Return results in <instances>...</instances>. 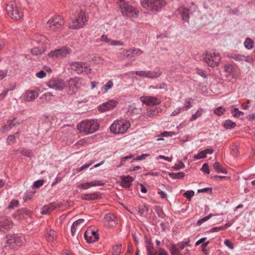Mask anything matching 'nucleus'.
I'll return each mask as SVG.
<instances>
[{
	"label": "nucleus",
	"instance_id": "f257e3e1",
	"mask_svg": "<svg viewBox=\"0 0 255 255\" xmlns=\"http://www.w3.org/2000/svg\"><path fill=\"white\" fill-rule=\"evenodd\" d=\"M140 4L143 8L155 13L160 11L166 2L165 0H140Z\"/></svg>",
	"mask_w": 255,
	"mask_h": 255
},
{
	"label": "nucleus",
	"instance_id": "f03ea898",
	"mask_svg": "<svg viewBox=\"0 0 255 255\" xmlns=\"http://www.w3.org/2000/svg\"><path fill=\"white\" fill-rule=\"evenodd\" d=\"M5 10L8 15L14 20H19L23 16L20 5L14 1H11L6 4Z\"/></svg>",
	"mask_w": 255,
	"mask_h": 255
},
{
	"label": "nucleus",
	"instance_id": "7ed1b4c3",
	"mask_svg": "<svg viewBox=\"0 0 255 255\" xmlns=\"http://www.w3.org/2000/svg\"><path fill=\"white\" fill-rule=\"evenodd\" d=\"M77 128L85 134L94 132L99 128V125L94 121H85L81 122L78 126Z\"/></svg>",
	"mask_w": 255,
	"mask_h": 255
},
{
	"label": "nucleus",
	"instance_id": "20e7f679",
	"mask_svg": "<svg viewBox=\"0 0 255 255\" xmlns=\"http://www.w3.org/2000/svg\"><path fill=\"white\" fill-rule=\"evenodd\" d=\"M5 245L4 247L7 249H11L16 246L22 245L25 241L24 237L23 235H13L6 237Z\"/></svg>",
	"mask_w": 255,
	"mask_h": 255
},
{
	"label": "nucleus",
	"instance_id": "39448f33",
	"mask_svg": "<svg viewBox=\"0 0 255 255\" xmlns=\"http://www.w3.org/2000/svg\"><path fill=\"white\" fill-rule=\"evenodd\" d=\"M204 61L209 66L215 67L220 62L221 57L219 53L206 52L203 55Z\"/></svg>",
	"mask_w": 255,
	"mask_h": 255
},
{
	"label": "nucleus",
	"instance_id": "423d86ee",
	"mask_svg": "<svg viewBox=\"0 0 255 255\" xmlns=\"http://www.w3.org/2000/svg\"><path fill=\"white\" fill-rule=\"evenodd\" d=\"M130 124L128 122L115 121L110 127L111 131L116 134L123 133L130 127Z\"/></svg>",
	"mask_w": 255,
	"mask_h": 255
},
{
	"label": "nucleus",
	"instance_id": "0eeeda50",
	"mask_svg": "<svg viewBox=\"0 0 255 255\" xmlns=\"http://www.w3.org/2000/svg\"><path fill=\"white\" fill-rule=\"evenodd\" d=\"M64 24V20L60 15H55L51 18L46 23V27L49 30L56 31Z\"/></svg>",
	"mask_w": 255,
	"mask_h": 255
},
{
	"label": "nucleus",
	"instance_id": "6e6552de",
	"mask_svg": "<svg viewBox=\"0 0 255 255\" xmlns=\"http://www.w3.org/2000/svg\"><path fill=\"white\" fill-rule=\"evenodd\" d=\"M72 24L70 25V27L72 29H79L84 25L87 19L85 13L80 11L72 18Z\"/></svg>",
	"mask_w": 255,
	"mask_h": 255
},
{
	"label": "nucleus",
	"instance_id": "1a4fd4ad",
	"mask_svg": "<svg viewBox=\"0 0 255 255\" xmlns=\"http://www.w3.org/2000/svg\"><path fill=\"white\" fill-rule=\"evenodd\" d=\"M120 10L124 15L134 17L137 15L138 11L128 2H123L120 4Z\"/></svg>",
	"mask_w": 255,
	"mask_h": 255
},
{
	"label": "nucleus",
	"instance_id": "9d476101",
	"mask_svg": "<svg viewBox=\"0 0 255 255\" xmlns=\"http://www.w3.org/2000/svg\"><path fill=\"white\" fill-rule=\"evenodd\" d=\"M71 49L66 46L51 51L48 55L52 58H61L67 56L70 53Z\"/></svg>",
	"mask_w": 255,
	"mask_h": 255
},
{
	"label": "nucleus",
	"instance_id": "9b49d317",
	"mask_svg": "<svg viewBox=\"0 0 255 255\" xmlns=\"http://www.w3.org/2000/svg\"><path fill=\"white\" fill-rule=\"evenodd\" d=\"M48 86L56 90L61 91L65 87V82L60 79H53L50 80L47 83Z\"/></svg>",
	"mask_w": 255,
	"mask_h": 255
},
{
	"label": "nucleus",
	"instance_id": "f8f14e48",
	"mask_svg": "<svg viewBox=\"0 0 255 255\" xmlns=\"http://www.w3.org/2000/svg\"><path fill=\"white\" fill-rule=\"evenodd\" d=\"M12 222L10 218L3 217L0 218V231L5 232L12 228Z\"/></svg>",
	"mask_w": 255,
	"mask_h": 255
},
{
	"label": "nucleus",
	"instance_id": "ddd939ff",
	"mask_svg": "<svg viewBox=\"0 0 255 255\" xmlns=\"http://www.w3.org/2000/svg\"><path fill=\"white\" fill-rule=\"evenodd\" d=\"M118 104V102L115 100H110L109 101L103 103L99 106L98 110L101 112H105L114 108Z\"/></svg>",
	"mask_w": 255,
	"mask_h": 255
},
{
	"label": "nucleus",
	"instance_id": "4468645a",
	"mask_svg": "<svg viewBox=\"0 0 255 255\" xmlns=\"http://www.w3.org/2000/svg\"><path fill=\"white\" fill-rule=\"evenodd\" d=\"M140 100L147 106L157 105L161 103L160 99L153 96H142L140 97Z\"/></svg>",
	"mask_w": 255,
	"mask_h": 255
},
{
	"label": "nucleus",
	"instance_id": "2eb2a0df",
	"mask_svg": "<svg viewBox=\"0 0 255 255\" xmlns=\"http://www.w3.org/2000/svg\"><path fill=\"white\" fill-rule=\"evenodd\" d=\"M84 237L87 243H93L99 239V235L95 231L87 230L84 233Z\"/></svg>",
	"mask_w": 255,
	"mask_h": 255
},
{
	"label": "nucleus",
	"instance_id": "dca6fc26",
	"mask_svg": "<svg viewBox=\"0 0 255 255\" xmlns=\"http://www.w3.org/2000/svg\"><path fill=\"white\" fill-rule=\"evenodd\" d=\"M143 51L139 48H132L129 50H126L124 52V55L127 58H131L136 55H141Z\"/></svg>",
	"mask_w": 255,
	"mask_h": 255
},
{
	"label": "nucleus",
	"instance_id": "f3484780",
	"mask_svg": "<svg viewBox=\"0 0 255 255\" xmlns=\"http://www.w3.org/2000/svg\"><path fill=\"white\" fill-rule=\"evenodd\" d=\"M17 125H19V123L16 118H14L12 120H9L7 121L6 124L2 127L1 131L3 133H6Z\"/></svg>",
	"mask_w": 255,
	"mask_h": 255
},
{
	"label": "nucleus",
	"instance_id": "a211bd4d",
	"mask_svg": "<svg viewBox=\"0 0 255 255\" xmlns=\"http://www.w3.org/2000/svg\"><path fill=\"white\" fill-rule=\"evenodd\" d=\"M104 183L99 180H95L91 182H87L80 184L78 185V188L82 189H88L92 186H103Z\"/></svg>",
	"mask_w": 255,
	"mask_h": 255
},
{
	"label": "nucleus",
	"instance_id": "6ab92c4d",
	"mask_svg": "<svg viewBox=\"0 0 255 255\" xmlns=\"http://www.w3.org/2000/svg\"><path fill=\"white\" fill-rule=\"evenodd\" d=\"M104 219L107 222V226L110 228L114 227L117 225L116 218L112 213L107 214Z\"/></svg>",
	"mask_w": 255,
	"mask_h": 255
},
{
	"label": "nucleus",
	"instance_id": "aec40b11",
	"mask_svg": "<svg viewBox=\"0 0 255 255\" xmlns=\"http://www.w3.org/2000/svg\"><path fill=\"white\" fill-rule=\"evenodd\" d=\"M78 81L77 78H72L70 79L68 82V85L69 86V90L68 93L69 94L73 95L76 93L78 90L76 82Z\"/></svg>",
	"mask_w": 255,
	"mask_h": 255
},
{
	"label": "nucleus",
	"instance_id": "412c9836",
	"mask_svg": "<svg viewBox=\"0 0 255 255\" xmlns=\"http://www.w3.org/2000/svg\"><path fill=\"white\" fill-rule=\"evenodd\" d=\"M57 207V204L55 202L50 203L45 205L41 210L40 213L43 215L49 214Z\"/></svg>",
	"mask_w": 255,
	"mask_h": 255
},
{
	"label": "nucleus",
	"instance_id": "4be33fe9",
	"mask_svg": "<svg viewBox=\"0 0 255 255\" xmlns=\"http://www.w3.org/2000/svg\"><path fill=\"white\" fill-rule=\"evenodd\" d=\"M121 185L122 187L127 188H129L132 182L133 181V179L129 176H121Z\"/></svg>",
	"mask_w": 255,
	"mask_h": 255
},
{
	"label": "nucleus",
	"instance_id": "5701e85b",
	"mask_svg": "<svg viewBox=\"0 0 255 255\" xmlns=\"http://www.w3.org/2000/svg\"><path fill=\"white\" fill-rule=\"evenodd\" d=\"M38 96V92L35 90L27 91L25 94L24 99L29 102L36 99Z\"/></svg>",
	"mask_w": 255,
	"mask_h": 255
},
{
	"label": "nucleus",
	"instance_id": "b1692460",
	"mask_svg": "<svg viewBox=\"0 0 255 255\" xmlns=\"http://www.w3.org/2000/svg\"><path fill=\"white\" fill-rule=\"evenodd\" d=\"M81 198L83 200L90 201L100 199L101 198V196L98 193H92L90 194H83L81 196Z\"/></svg>",
	"mask_w": 255,
	"mask_h": 255
},
{
	"label": "nucleus",
	"instance_id": "393cba45",
	"mask_svg": "<svg viewBox=\"0 0 255 255\" xmlns=\"http://www.w3.org/2000/svg\"><path fill=\"white\" fill-rule=\"evenodd\" d=\"M162 111V109L159 107H151L147 110L146 115L149 117H152L157 115L159 113Z\"/></svg>",
	"mask_w": 255,
	"mask_h": 255
},
{
	"label": "nucleus",
	"instance_id": "a878e982",
	"mask_svg": "<svg viewBox=\"0 0 255 255\" xmlns=\"http://www.w3.org/2000/svg\"><path fill=\"white\" fill-rule=\"evenodd\" d=\"M178 11L182 19L185 21H188L189 19V9L185 7H180L178 9Z\"/></svg>",
	"mask_w": 255,
	"mask_h": 255
},
{
	"label": "nucleus",
	"instance_id": "bb28decb",
	"mask_svg": "<svg viewBox=\"0 0 255 255\" xmlns=\"http://www.w3.org/2000/svg\"><path fill=\"white\" fill-rule=\"evenodd\" d=\"M83 62H75L71 64V68L72 70L76 72L78 74H82Z\"/></svg>",
	"mask_w": 255,
	"mask_h": 255
},
{
	"label": "nucleus",
	"instance_id": "cd10ccee",
	"mask_svg": "<svg viewBox=\"0 0 255 255\" xmlns=\"http://www.w3.org/2000/svg\"><path fill=\"white\" fill-rule=\"evenodd\" d=\"M162 72L160 70L157 71H148V78L150 79H155L159 77L161 75Z\"/></svg>",
	"mask_w": 255,
	"mask_h": 255
},
{
	"label": "nucleus",
	"instance_id": "c85d7f7f",
	"mask_svg": "<svg viewBox=\"0 0 255 255\" xmlns=\"http://www.w3.org/2000/svg\"><path fill=\"white\" fill-rule=\"evenodd\" d=\"M213 167L214 169H215V170L217 173H222L226 174L227 172L226 170L225 169L223 168L221 166L220 163L218 162L214 163L213 165Z\"/></svg>",
	"mask_w": 255,
	"mask_h": 255
},
{
	"label": "nucleus",
	"instance_id": "c756f323",
	"mask_svg": "<svg viewBox=\"0 0 255 255\" xmlns=\"http://www.w3.org/2000/svg\"><path fill=\"white\" fill-rule=\"evenodd\" d=\"M169 176L172 179H181L185 176V173L183 172H179L178 173H169Z\"/></svg>",
	"mask_w": 255,
	"mask_h": 255
},
{
	"label": "nucleus",
	"instance_id": "7c9ffc66",
	"mask_svg": "<svg viewBox=\"0 0 255 255\" xmlns=\"http://www.w3.org/2000/svg\"><path fill=\"white\" fill-rule=\"evenodd\" d=\"M236 124L230 120H226L223 126L226 129H231L234 128L236 126Z\"/></svg>",
	"mask_w": 255,
	"mask_h": 255
},
{
	"label": "nucleus",
	"instance_id": "2f4dec72",
	"mask_svg": "<svg viewBox=\"0 0 255 255\" xmlns=\"http://www.w3.org/2000/svg\"><path fill=\"white\" fill-rule=\"evenodd\" d=\"M17 151L20 154L28 157H31L33 155L32 152L30 150L22 148L19 149Z\"/></svg>",
	"mask_w": 255,
	"mask_h": 255
},
{
	"label": "nucleus",
	"instance_id": "473e14b6",
	"mask_svg": "<svg viewBox=\"0 0 255 255\" xmlns=\"http://www.w3.org/2000/svg\"><path fill=\"white\" fill-rule=\"evenodd\" d=\"M245 47L248 49H251L254 47V42L250 38H247L244 43Z\"/></svg>",
	"mask_w": 255,
	"mask_h": 255
},
{
	"label": "nucleus",
	"instance_id": "72a5a7b5",
	"mask_svg": "<svg viewBox=\"0 0 255 255\" xmlns=\"http://www.w3.org/2000/svg\"><path fill=\"white\" fill-rule=\"evenodd\" d=\"M55 233L53 230H50L47 233L46 237L49 242L54 243L55 240Z\"/></svg>",
	"mask_w": 255,
	"mask_h": 255
},
{
	"label": "nucleus",
	"instance_id": "f704fd0d",
	"mask_svg": "<svg viewBox=\"0 0 255 255\" xmlns=\"http://www.w3.org/2000/svg\"><path fill=\"white\" fill-rule=\"evenodd\" d=\"M154 255H169L168 252L165 251L163 248H157L155 249V252Z\"/></svg>",
	"mask_w": 255,
	"mask_h": 255
},
{
	"label": "nucleus",
	"instance_id": "c9c22d12",
	"mask_svg": "<svg viewBox=\"0 0 255 255\" xmlns=\"http://www.w3.org/2000/svg\"><path fill=\"white\" fill-rule=\"evenodd\" d=\"M82 70L83 71L82 74L88 75L91 73V68L84 63H83Z\"/></svg>",
	"mask_w": 255,
	"mask_h": 255
},
{
	"label": "nucleus",
	"instance_id": "e433bc0d",
	"mask_svg": "<svg viewBox=\"0 0 255 255\" xmlns=\"http://www.w3.org/2000/svg\"><path fill=\"white\" fill-rule=\"evenodd\" d=\"M146 250L147 252V255H154L155 252V249H154L152 244L150 242L148 243V245L146 246Z\"/></svg>",
	"mask_w": 255,
	"mask_h": 255
},
{
	"label": "nucleus",
	"instance_id": "4c0bfd02",
	"mask_svg": "<svg viewBox=\"0 0 255 255\" xmlns=\"http://www.w3.org/2000/svg\"><path fill=\"white\" fill-rule=\"evenodd\" d=\"M228 227H229L228 225V224H226L224 226H219V227H214V228H212V229H211L209 231V232L212 233V232H219L220 231L225 230Z\"/></svg>",
	"mask_w": 255,
	"mask_h": 255
},
{
	"label": "nucleus",
	"instance_id": "58836bf2",
	"mask_svg": "<svg viewBox=\"0 0 255 255\" xmlns=\"http://www.w3.org/2000/svg\"><path fill=\"white\" fill-rule=\"evenodd\" d=\"M230 58L233 59L236 61H243V55L237 54H231L229 56Z\"/></svg>",
	"mask_w": 255,
	"mask_h": 255
},
{
	"label": "nucleus",
	"instance_id": "ea45409f",
	"mask_svg": "<svg viewBox=\"0 0 255 255\" xmlns=\"http://www.w3.org/2000/svg\"><path fill=\"white\" fill-rule=\"evenodd\" d=\"M226 111V109L223 108V107L222 106H220L216 109H215L214 111V114H215L216 115L219 116H221L222 114H223V113Z\"/></svg>",
	"mask_w": 255,
	"mask_h": 255
},
{
	"label": "nucleus",
	"instance_id": "a19ab883",
	"mask_svg": "<svg viewBox=\"0 0 255 255\" xmlns=\"http://www.w3.org/2000/svg\"><path fill=\"white\" fill-rule=\"evenodd\" d=\"M18 205H19L18 201L16 200H12L9 204V205L7 207V209L9 210H11V209H14L15 207H18Z\"/></svg>",
	"mask_w": 255,
	"mask_h": 255
},
{
	"label": "nucleus",
	"instance_id": "79ce46f5",
	"mask_svg": "<svg viewBox=\"0 0 255 255\" xmlns=\"http://www.w3.org/2000/svg\"><path fill=\"white\" fill-rule=\"evenodd\" d=\"M206 157V155L205 154L204 150L200 151L198 154L194 155V159L195 160H198Z\"/></svg>",
	"mask_w": 255,
	"mask_h": 255
},
{
	"label": "nucleus",
	"instance_id": "37998d69",
	"mask_svg": "<svg viewBox=\"0 0 255 255\" xmlns=\"http://www.w3.org/2000/svg\"><path fill=\"white\" fill-rule=\"evenodd\" d=\"M122 248L121 245H117L113 247V254L114 255H118L121 253V250Z\"/></svg>",
	"mask_w": 255,
	"mask_h": 255
},
{
	"label": "nucleus",
	"instance_id": "c03bdc74",
	"mask_svg": "<svg viewBox=\"0 0 255 255\" xmlns=\"http://www.w3.org/2000/svg\"><path fill=\"white\" fill-rule=\"evenodd\" d=\"M232 113L234 117L236 118H239L241 115H243L244 114V112L240 111L239 110L238 108H234L232 111Z\"/></svg>",
	"mask_w": 255,
	"mask_h": 255
},
{
	"label": "nucleus",
	"instance_id": "a18cd8bd",
	"mask_svg": "<svg viewBox=\"0 0 255 255\" xmlns=\"http://www.w3.org/2000/svg\"><path fill=\"white\" fill-rule=\"evenodd\" d=\"M155 212L158 215V216L161 218H164L165 217V214L163 211L162 208L159 207H156L155 209Z\"/></svg>",
	"mask_w": 255,
	"mask_h": 255
},
{
	"label": "nucleus",
	"instance_id": "49530a36",
	"mask_svg": "<svg viewBox=\"0 0 255 255\" xmlns=\"http://www.w3.org/2000/svg\"><path fill=\"white\" fill-rule=\"evenodd\" d=\"M212 214H210L209 215L197 221L196 225L198 226H200L202 223L208 221L210 218H211L212 217Z\"/></svg>",
	"mask_w": 255,
	"mask_h": 255
},
{
	"label": "nucleus",
	"instance_id": "de8ad7c7",
	"mask_svg": "<svg viewBox=\"0 0 255 255\" xmlns=\"http://www.w3.org/2000/svg\"><path fill=\"white\" fill-rule=\"evenodd\" d=\"M212 214H210L209 215L197 221L196 225L198 226H200L202 223L208 221L210 218H211L212 217Z\"/></svg>",
	"mask_w": 255,
	"mask_h": 255
},
{
	"label": "nucleus",
	"instance_id": "09e8293b",
	"mask_svg": "<svg viewBox=\"0 0 255 255\" xmlns=\"http://www.w3.org/2000/svg\"><path fill=\"white\" fill-rule=\"evenodd\" d=\"M225 71L228 73L230 74H232L235 72V69L234 68V67L231 65H227L225 66Z\"/></svg>",
	"mask_w": 255,
	"mask_h": 255
},
{
	"label": "nucleus",
	"instance_id": "8fccbe9b",
	"mask_svg": "<svg viewBox=\"0 0 255 255\" xmlns=\"http://www.w3.org/2000/svg\"><path fill=\"white\" fill-rule=\"evenodd\" d=\"M191 100L192 99L191 98H188V99H186L185 104L184 106L182 108V110L186 111L188 109H190L191 108V107H192L191 103Z\"/></svg>",
	"mask_w": 255,
	"mask_h": 255
},
{
	"label": "nucleus",
	"instance_id": "3c124183",
	"mask_svg": "<svg viewBox=\"0 0 255 255\" xmlns=\"http://www.w3.org/2000/svg\"><path fill=\"white\" fill-rule=\"evenodd\" d=\"M170 250L171 255H179L180 251L179 249L177 248L176 245H172Z\"/></svg>",
	"mask_w": 255,
	"mask_h": 255
},
{
	"label": "nucleus",
	"instance_id": "603ef678",
	"mask_svg": "<svg viewBox=\"0 0 255 255\" xmlns=\"http://www.w3.org/2000/svg\"><path fill=\"white\" fill-rule=\"evenodd\" d=\"M194 191L193 190H188L184 193L183 196L188 199L190 200L191 198L194 195Z\"/></svg>",
	"mask_w": 255,
	"mask_h": 255
},
{
	"label": "nucleus",
	"instance_id": "864d4df0",
	"mask_svg": "<svg viewBox=\"0 0 255 255\" xmlns=\"http://www.w3.org/2000/svg\"><path fill=\"white\" fill-rule=\"evenodd\" d=\"M134 73L136 75L143 78H148V71H136Z\"/></svg>",
	"mask_w": 255,
	"mask_h": 255
},
{
	"label": "nucleus",
	"instance_id": "5fc2aeb1",
	"mask_svg": "<svg viewBox=\"0 0 255 255\" xmlns=\"http://www.w3.org/2000/svg\"><path fill=\"white\" fill-rule=\"evenodd\" d=\"M114 85L113 82L110 80L104 86V92H107L109 89H111Z\"/></svg>",
	"mask_w": 255,
	"mask_h": 255
},
{
	"label": "nucleus",
	"instance_id": "6e6d98bb",
	"mask_svg": "<svg viewBox=\"0 0 255 255\" xmlns=\"http://www.w3.org/2000/svg\"><path fill=\"white\" fill-rule=\"evenodd\" d=\"M202 114V110H198L196 111V112L193 114L191 119L190 121H194L197 119L198 118L200 117Z\"/></svg>",
	"mask_w": 255,
	"mask_h": 255
},
{
	"label": "nucleus",
	"instance_id": "4d7b16f0",
	"mask_svg": "<svg viewBox=\"0 0 255 255\" xmlns=\"http://www.w3.org/2000/svg\"><path fill=\"white\" fill-rule=\"evenodd\" d=\"M132 157V155L131 154H129V155L126 156L121 158V164L118 166V167L122 166V165L125 164V162L126 160L128 159H130Z\"/></svg>",
	"mask_w": 255,
	"mask_h": 255
},
{
	"label": "nucleus",
	"instance_id": "13d9d810",
	"mask_svg": "<svg viewBox=\"0 0 255 255\" xmlns=\"http://www.w3.org/2000/svg\"><path fill=\"white\" fill-rule=\"evenodd\" d=\"M209 244V241H207L203 243V244L201 245L202 251L205 255L209 254V251L206 249V247Z\"/></svg>",
	"mask_w": 255,
	"mask_h": 255
},
{
	"label": "nucleus",
	"instance_id": "bf43d9fd",
	"mask_svg": "<svg viewBox=\"0 0 255 255\" xmlns=\"http://www.w3.org/2000/svg\"><path fill=\"white\" fill-rule=\"evenodd\" d=\"M44 183V180L42 179L38 180L33 183V187L38 188L43 185Z\"/></svg>",
	"mask_w": 255,
	"mask_h": 255
},
{
	"label": "nucleus",
	"instance_id": "052dcab7",
	"mask_svg": "<svg viewBox=\"0 0 255 255\" xmlns=\"http://www.w3.org/2000/svg\"><path fill=\"white\" fill-rule=\"evenodd\" d=\"M201 170L203 172L206 173L208 174L210 173V170L209 169L208 164L207 163H205L204 164H203Z\"/></svg>",
	"mask_w": 255,
	"mask_h": 255
},
{
	"label": "nucleus",
	"instance_id": "680f3d73",
	"mask_svg": "<svg viewBox=\"0 0 255 255\" xmlns=\"http://www.w3.org/2000/svg\"><path fill=\"white\" fill-rule=\"evenodd\" d=\"M149 155L147 154H142L140 156H138L136 158H133L131 162H133L135 160H142L144 159H145V157L148 156Z\"/></svg>",
	"mask_w": 255,
	"mask_h": 255
},
{
	"label": "nucleus",
	"instance_id": "e2e57ef3",
	"mask_svg": "<svg viewBox=\"0 0 255 255\" xmlns=\"http://www.w3.org/2000/svg\"><path fill=\"white\" fill-rule=\"evenodd\" d=\"M147 211L148 208L144 206L143 207L138 208V213L140 216H142L144 213L147 212Z\"/></svg>",
	"mask_w": 255,
	"mask_h": 255
},
{
	"label": "nucleus",
	"instance_id": "0e129e2a",
	"mask_svg": "<svg viewBox=\"0 0 255 255\" xmlns=\"http://www.w3.org/2000/svg\"><path fill=\"white\" fill-rule=\"evenodd\" d=\"M243 61H245L248 63H251L253 62L254 60H253V57L251 56H245L243 55Z\"/></svg>",
	"mask_w": 255,
	"mask_h": 255
},
{
	"label": "nucleus",
	"instance_id": "69168bd1",
	"mask_svg": "<svg viewBox=\"0 0 255 255\" xmlns=\"http://www.w3.org/2000/svg\"><path fill=\"white\" fill-rule=\"evenodd\" d=\"M182 110V108H176L172 112V113L170 114V116H175L179 115L180 113Z\"/></svg>",
	"mask_w": 255,
	"mask_h": 255
},
{
	"label": "nucleus",
	"instance_id": "338daca9",
	"mask_svg": "<svg viewBox=\"0 0 255 255\" xmlns=\"http://www.w3.org/2000/svg\"><path fill=\"white\" fill-rule=\"evenodd\" d=\"M46 75V74L43 70H41L36 74V77L39 78H43Z\"/></svg>",
	"mask_w": 255,
	"mask_h": 255
},
{
	"label": "nucleus",
	"instance_id": "774afa93",
	"mask_svg": "<svg viewBox=\"0 0 255 255\" xmlns=\"http://www.w3.org/2000/svg\"><path fill=\"white\" fill-rule=\"evenodd\" d=\"M15 135H9L7 138V143L9 144L11 142H14L15 140Z\"/></svg>",
	"mask_w": 255,
	"mask_h": 255
}]
</instances>
